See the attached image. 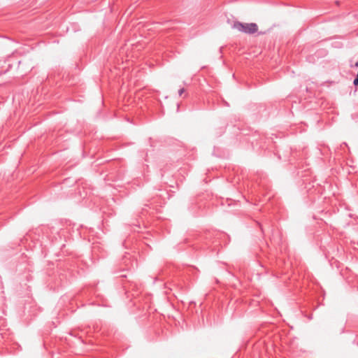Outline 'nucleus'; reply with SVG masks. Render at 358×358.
<instances>
[{
  "mask_svg": "<svg viewBox=\"0 0 358 358\" xmlns=\"http://www.w3.org/2000/svg\"><path fill=\"white\" fill-rule=\"evenodd\" d=\"M232 28L247 34H253L258 31L257 24L253 22L243 23L238 21H235L232 24Z\"/></svg>",
  "mask_w": 358,
  "mask_h": 358,
  "instance_id": "obj_1",
  "label": "nucleus"
},
{
  "mask_svg": "<svg viewBox=\"0 0 358 358\" xmlns=\"http://www.w3.org/2000/svg\"><path fill=\"white\" fill-rule=\"evenodd\" d=\"M353 84L357 86L358 85V71H357V76L356 78H355L354 81H353Z\"/></svg>",
  "mask_w": 358,
  "mask_h": 358,
  "instance_id": "obj_2",
  "label": "nucleus"
},
{
  "mask_svg": "<svg viewBox=\"0 0 358 358\" xmlns=\"http://www.w3.org/2000/svg\"><path fill=\"white\" fill-rule=\"evenodd\" d=\"M185 89H184V88H181V89H180V90H179V91H178V94H179V96H181V95L185 92Z\"/></svg>",
  "mask_w": 358,
  "mask_h": 358,
  "instance_id": "obj_3",
  "label": "nucleus"
},
{
  "mask_svg": "<svg viewBox=\"0 0 358 358\" xmlns=\"http://www.w3.org/2000/svg\"><path fill=\"white\" fill-rule=\"evenodd\" d=\"M356 66H358V62L355 64Z\"/></svg>",
  "mask_w": 358,
  "mask_h": 358,
  "instance_id": "obj_4",
  "label": "nucleus"
}]
</instances>
